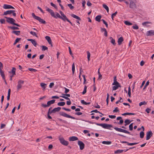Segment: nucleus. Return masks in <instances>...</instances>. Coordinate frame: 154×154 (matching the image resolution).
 Segmentation results:
<instances>
[{
    "mask_svg": "<svg viewBox=\"0 0 154 154\" xmlns=\"http://www.w3.org/2000/svg\"><path fill=\"white\" fill-rule=\"evenodd\" d=\"M88 122L90 124H95L96 125L102 127L103 128L108 129H110V128L112 127V125L108 124L106 123H98L92 122L88 121Z\"/></svg>",
    "mask_w": 154,
    "mask_h": 154,
    "instance_id": "nucleus-1",
    "label": "nucleus"
},
{
    "mask_svg": "<svg viewBox=\"0 0 154 154\" xmlns=\"http://www.w3.org/2000/svg\"><path fill=\"white\" fill-rule=\"evenodd\" d=\"M5 18L7 19L6 21L10 24H13L14 25H15L18 27H20V26L18 24L15 23L14 22L15 21L14 19L12 18L5 17Z\"/></svg>",
    "mask_w": 154,
    "mask_h": 154,
    "instance_id": "nucleus-2",
    "label": "nucleus"
},
{
    "mask_svg": "<svg viewBox=\"0 0 154 154\" xmlns=\"http://www.w3.org/2000/svg\"><path fill=\"white\" fill-rule=\"evenodd\" d=\"M32 15L33 18L38 20L41 23L44 24H45L46 23V22L45 20L41 18L40 17L36 16L34 13H32Z\"/></svg>",
    "mask_w": 154,
    "mask_h": 154,
    "instance_id": "nucleus-3",
    "label": "nucleus"
},
{
    "mask_svg": "<svg viewBox=\"0 0 154 154\" xmlns=\"http://www.w3.org/2000/svg\"><path fill=\"white\" fill-rule=\"evenodd\" d=\"M55 101V100H52L48 101L47 104L42 103L41 104V106L44 108H46L49 106L51 104H54Z\"/></svg>",
    "mask_w": 154,
    "mask_h": 154,
    "instance_id": "nucleus-4",
    "label": "nucleus"
},
{
    "mask_svg": "<svg viewBox=\"0 0 154 154\" xmlns=\"http://www.w3.org/2000/svg\"><path fill=\"white\" fill-rule=\"evenodd\" d=\"M130 2L129 7L132 9L137 8L136 1L134 0H129Z\"/></svg>",
    "mask_w": 154,
    "mask_h": 154,
    "instance_id": "nucleus-5",
    "label": "nucleus"
},
{
    "mask_svg": "<svg viewBox=\"0 0 154 154\" xmlns=\"http://www.w3.org/2000/svg\"><path fill=\"white\" fill-rule=\"evenodd\" d=\"M60 115V116H62L63 117L69 118H71L72 119H75V118L73 116H72L68 114H67L66 113L63 112H60L59 113Z\"/></svg>",
    "mask_w": 154,
    "mask_h": 154,
    "instance_id": "nucleus-6",
    "label": "nucleus"
},
{
    "mask_svg": "<svg viewBox=\"0 0 154 154\" xmlns=\"http://www.w3.org/2000/svg\"><path fill=\"white\" fill-rule=\"evenodd\" d=\"M59 140L60 143L63 145L67 146L69 144V142L68 141L65 140L63 137H59Z\"/></svg>",
    "mask_w": 154,
    "mask_h": 154,
    "instance_id": "nucleus-7",
    "label": "nucleus"
},
{
    "mask_svg": "<svg viewBox=\"0 0 154 154\" xmlns=\"http://www.w3.org/2000/svg\"><path fill=\"white\" fill-rule=\"evenodd\" d=\"M114 129L116 131H117L119 132H122L126 134H130V132L128 131H126L125 129H122L121 128H118L117 127H115L114 128Z\"/></svg>",
    "mask_w": 154,
    "mask_h": 154,
    "instance_id": "nucleus-8",
    "label": "nucleus"
},
{
    "mask_svg": "<svg viewBox=\"0 0 154 154\" xmlns=\"http://www.w3.org/2000/svg\"><path fill=\"white\" fill-rule=\"evenodd\" d=\"M24 82V81H23L21 80H19L17 86V89L18 91L22 88V85L23 84Z\"/></svg>",
    "mask_w": 154,
    "mask_h": 154,
    "instance_id": "nucleus-9",
    "label": "nucleus"
},
{
    "mask_svg": "<svg viewBox=\"0 0 154 154\" xmlns=\"http://www.w3.org/2000/svg\"><path fill=\"white\" fill-rule=\"evenodd\" d=\"M153 133L151 131H148L146 133V140H149L150 137L152 136Z\"/></svg>",
    "mask_w": 154,
    "mask_h": 154,
    "instance_id": "nucleus-10",
    "label": "nucleus"
},
{
    "mask_svg": "<svg viewBox=\"0 0 154 154\" xmlns=\"http://www.w3.org/2000/svg\"><path fill=\"white\" fill-rule=\"evenodd\" d=\"M78 144L79 146L80 149L81 150H82L84 149L85 144L79 140L78 141Z\"/></svg>",
    "mask_w": 154,
    "mask_h": 154,
    "instance_id": "nucleus-11",
    "label": "nucleus"
},
{
    "mask_svg": "<svg viewBox=\"0 0 154 154\" xmlns=\"http://www.w3.org/2000/svg\"><path fill=\"white\" fill-rule=\"evenodd\" d=\"M55 14V15L54 13L52 17L56 19H57V18H59L60 19L62 18V17L61 16L58 12H56Z\"/></svg>",
    "mask_w": 154,
    "mask_h": 154,
    "instance_id": "nucleus-12",
    "label": "nucleus"
},
{
    "mask_svg": "<svg viewBox=\"0 0 154 154\" xmlns=\"http://www.w3.org/2000/svg\"><path fill=\"white\" fill-rule=\"evenodd\" d=\"M60 97H62L63 98L66 100H69V101H67L66 102V104L68 105H69L71 104V102L70 101V99L69 97H67L65 96H60Z\"/></svg>",
    "mask_w": 154,
    "mask_h": 154,
    "instance_id": "nucleus-13",
    "label": "nucleus"
},
{
    "mask_svg": "<svg viewBox=\"0 0 154 154\" xmlns=\"http://www.w3.org/2000/svg\"><path fill=\"white\" fill-rule=\"evenodd\" d=\"M3 8L5 9L14 8L12 6L7 4H4L3 5Z\"/></svg>",
    "mask_w": 154,
    "mask_h": 154,
    "instance_id": "nucleus-14",
    "label": "nucleus"
},
{
    "mask_svg": "<svg viewBox=\"0 0 154 154\" xmlns=\"http://www.w3.org/2000/svg\"><path fill=\"white\" fill-rule=\"evenodd\" d=\"M147 36H152L154 35V30H150L147 32L146 33Z\"/></svg>",
    "mask_w": 154,
    "mask_h": 154,
    "instance_id": "nucleus-15",
    "label": "nucleus"
},
{
    "mask_svg": "<svg viewBox=\"0 0 154 154\" xmlns=\"http://www.w3.org/2000/svg\"><path fill=\"white\" fill-rule=\"evenodd\" d=\"M13 12H15V11L14 10H11L7 11L4 13L3 15H7L8 14H11Z\"/></svg>",
    "mask_w": 154,
    "mask_h": 154,
    "instance_id": "nucleus-16",
    "label": "nucleus"
},
{
    "mask_svg": "<svg viewBox=\"0 0 154 154\" xmlns=\"http://www.w3.org/2000/svg\"><path fill=\"white\" fill-rule=\"evenodd\" d=\"M28 41H30L34 45V46L36 47L37 45V43L35 39H27Z\"/></svg>",
    "mask_w": 154,
    "mask_h": 154,
    "instance_id": "nucleus-17",
    "label": "nucleus"
},
{
    "mask_svg": "<svg viewBox=\"0 0 154 154\" xmlns=\"http://www.w3.org/2000/svg\"><path fill=\"white\" fill-rule=\"evenodd\" d=\"M16 69L15 67H12L11 71H9V72L10 73H11L12 75H16Z\"/></svg>",
    "mask_w": 154,
    "mask_h": 154,
    "instance_id": "nucleus-18",
    "label": "nucleus"
},
{
    "mask_svg": "<svg viewBox=\"0 0 154 154\" xmlns=\"http://www.w3.org/2000/svg\"><path fill=\"white\" fill-rule=\"evenodd\" d=\"M46 11L48 12L49 13H50L51 15V16H52L53 15V14L54 13V12L52 10L49 8L47 7H46Z\"/></svg>",
    "mask_w": 154,
    "mask_h": 154,
    "instance_id": "nucleus-19",
    "label": "nucleus"
},
{
    "mask_svg": "<svg viewBox=\"0 0 154 154\" xmlns=\"http://www.w3.org/2000/svg\"><path fill=\"white\" fill-rule=\"evenodd\" d=\"M152 23L150 22L146 21V22H145L143 23H142V24L143 26H145L147 27H150V26L149 25H148L147 24H151Z\"/></svg>",
    "mask_w": 154,
    "mask_h": 154,
    "instance_id": "nucleus-20",
    "label": "nucleus"
},
{
    "mask_svg": "<svg viewBox=\"0 0 154 154\" xmlns=\"http://www.w3.org/2000/svg\"><path fill=\"white\" fill-rule=\"evenodd\" d=\"M78 138L77 137L75 136H72L69 138V140L70 141H74L78 140Z\"/></svg>",
    "mask_w": 154,
    "mask_h": 154,
    "instance_id": "nucleus-21",
    "label": "nucleus"
},
{
    "mask_svg": "<svg viewBox=\"0 0 154 154\" xmlns=\"http://www.w3.org/2000/svg\"><path fill=\"white\" fill-rule=\"evenodd\" d=\"M123 38L122 37L119 38L118 41V45H121L122 43V42L123 41Z\"/></svg>",
    "mask_w": 154,
    "mask_h": 154,
    "instance_id": "nucleus-22",
    "label": "nucleus"
},
{
    "mask_svg": "<svg viewBox=\"0 0 154 154\" xmlns=\"http://www.w3.org/2000/svg\"><path fill=\"white\" fill-rule=\"evenodd\" d=\"M71 16L73 18L79 20H81V19L80 17L74 14H71Z\"/></svg>",
    "mask_w": 154,
    "mask_h": 154,
    "instance_id": "nucleus-23",
    "label": "nucleus"
},
{
    "mask_svg": "<svg viewBox=\"0 0 154 154\" xmlns=\"http://www.w3.org/2000/svg\"><path fill=\"white\" fill-rule=\"evenodd\" d=\"M45 39L48 41L49 44H51V40L50 37L48 36L45 37Z\"/></svg>",
    "mask_w": 154,
    "mask_h": 154,
    "instance_id": "nucleus-24",
    "label": "nucleus"
},
{
    "mask_svg": "<svg viewBox=\"0 0 154 154\" xmlns=\"http://www.w3.org/2000/svg\"><path fill=\"white\" fill-rule=\"evenodd\" d=\"M61 108L60 107H58L57 108H55L53 109L54 113H55L56 112H58L60 110Z\"/></svg>",
    "mask_w": 154,
    "mask_h": 154,
    "instance_id": "nucleus-25",
    "label": "nucleus"
},
{
    "mask_svg": "<svg viewBox=\"0 0 154 154\" xmlns=\"http://www.w3.org/2000/svg\"><path fill=\"white\" fill-rule=\"evenodd\" d=\"M133 120H132L131 121H130V120L128 119H126L125 121V126H126L127 125H129V124Z\"/></svg>",
    "mask_w": 154,
    "mask_h": 154,
    "instance_id": "nucleus-26",
    "label": "nucleus"
},
{
    "mask_svg": "<svg viewBox=\"0 0 154 154\" xmlns=\"http://www.w3.org/2000/svg\"><path fill=\"white\" fill-rule=\"evenodd\" d=\"M101 17V16L100 15H99L97 16L95 18V20L98 22H100V19Z\"/></svg>",
    "mask_w": 154,
    "mask_h": 154,
    "instance_id": "nucleus-27",
    "label": "nucleus"
},
{
    "mask_svg": "<svg viewBox=\"0 0 154 154\" xmlns=\"http://www.w3.org/2000/svg\"><path fill=\"white\" fill-rule=\"evenodd\" d=\"M102 143L104 144H106V145H109L111 144L112 143L111 141H102Z\"/></svg>",
    "mask_w": 154,
    "mask_h": 154,
    "instance_id": "nucleus-28",
    "label": "nucleus"
},
{
    "mask_svg": "<svg viewBox=\"0 0 154 154\" xmlns=\"http://www.w3.org/2000/svg\"><path fill=\"white\" fill-rule=\"evenodd\" d=\"M0 74L3 79H5V77L4 71H3L2 70H0Z\"/></svg>",
    "mask_w": 154,
    "mask_h": 154,
    "instance_id": "nucleus-29",
    "label": "nucleus"
},
{
    "mask_svg": "<svg viewBox=\"0 0 154 154\" xmlns=\"http://www.w3.org/2000/svg\"><path fill=\"white\" fill-rule=\"evenodd\" d=\"M62 17V18H60V19H62L64 21H65L66 20L67 21L69 20V19L67 18L66 16L64 14L63 15Z\"/></svg>",
    "mask_w": 154,
    "mask_h": 154,
    "instance_id": "nucleus-30",
    "label": "nucleus"
},
{
    "mask_svg": "<svg viewBox=\"0 0 154 154\" xmlns=\"http://www.w3.org/2000/svg\"><path fill=\"white\" fill-rule=\"evenodd\" d=\"M124 151H125L123 149H118L116 151H115L114 153L115 154H119V153H121Z\"/></svg>",
    "mask_w": 154,
    "mask_h": 154,
    "instance_id": "nucleus-31",
    "label": "nucleus"
},
{
    "mask_svg": "<svg viewBox=\"0 0 154 154\" xmlns=\"http://www.w3.org/2000/svg\"><path fill=\"white\" fill-rule=\"evenodd\" d=\"M81 103L83 104L86 105L91 104V103L90 102H86L84 100H81Z\"/></svg>",
    "mask_w": 154,
    "mask_h": 154,
    "instance_id": "nucleus-32",
    "label": "nucleus"
},
{
    "mask_svg": "<svg viewBox=\"0 0 154 154\" xmlns=\"http://www.w3.org/2000/svg\"><path fill=\"white\" fill-rule=\"evenodd\" d=\"M12 33H14L17 35H20V31H12Z\"/></svg>",
    "mask_w": 154,
    "mask_h": 154,
    "instance_id": "nucleus-33",
    "label": "nucleus"
},
{
    "mask_svg": "<svg viewBox=\"0 0 154 154\" xmlns=\"http://www.w3.org/2000/svg\"><path fill=\"white\" fill-rule=\"evenodd\" d=\"M103 7L106 10L107 12L108 13L109 12V8L105 4L103 5Z\"/></svg>",
    "mask_w": 154,
    "mask_h": 154,
    "instance_id": "nucleus-34",
    "label": "nucleus"
},
{
    "mask_svg": "<svg viewBox=\"0 0 154 154\" xmlns=\"http://www.w3.org/2000/svg\"><path fill=\"white\" fill-rule=\"evenodd\" d=\"M41 87L43 88V89H45L46 88L47 84L43 83H41L40 84Z\"/></svg>",
    "mask_w": 154,
    "mask_h": 154,
    "instance_id": "nucleus-35",
    "label": "nucleus"
},
{
    "mask_svg": "<svg viewBox=\"0 0 154 154\" xmlns=\"http://www.w3.org/2000/svg\"><path fill=\"white\" fill-rule=\"evenodd\" d=\"M135 114L134 113H129V112H126L125 113L123 114H122V116H126V115H134Z\"/></svg>",
    "mask_w": 154,
    "mask_h": 154,
    "instance_id": "nucleus-36",
    "label": "nucleus"
},
{
    "mask_svg": "<svg viewBox=\"0 0 154 154\" xmlns=\"http://www.w3.org/2000/svg\"><path fill=\"white\" fill-rule=\"evenodd\" d=\"M65 104V103L64 102H59L57 103V105L59 106H63Z\"/></svg>",
    "mask_w": 154,
    "mask_h": 154,
    "instance_id": "nucleus-37",
    "label": "nucleus"
},
{
    "mask_svg": "<svg viewBox=\"0 0 154 154\" xmlns=\"http://www.w3.org/2000/svg\"><path fill=\"white\" fill-rule=\"evenodd\" d=\"M109 38L111 39V42L112 44L113 45H115L116 44L115 40L113 39L112 37H110Z\"/></svg>",
    "mask_w": 154,
    "mask_h": 154,
    "instance_id": "nucleus-38",
    "label": "nucleus"
},
{
    "mask_svg": "<svg viewBox=\"0 0 154 154\" xmlns=\"http://www.w3.org/2000/svg\"><path fill=\"white\" fill-rule=\"evenodd\" d=\"M30 33L33 36H35L36 37L38 38V37L36 33L35 32H34L32 31H31L30 32Z\"/></svg>",
    "mask_w": 154,
    "mask_h": 154,
    "instance_id": "nucleus-39",
    "label": "nucleus"
},
{
    "mask_svg": "<svg viewBox=\"0 0 154 154\" xmlns=\"http://www.w3.org/2000/svg\"><path fill=\"white\" fill-rule=\"evenodd\" d=\"M8 28L13 30L19 29V28L18 27L16 26H8Z\"/></svg>",
    "mask_w": 154,
    "mask_h": 154,
    "instance_id": "nucleus-40",
    "label": "nucleus"
},
{
    "mask_svg": "<svg viewBox=\"0 0 154 154\" xmlns=\"http://www.w3.org/2000/svg\"><path fill=\"white\" fill-rule=\"evenodd\" d=\"M144 133L143 131H141L140 133V137L141 138H142L144 137Z\"/></svg>",
    "mask_w": 154,
    "mask_h": 154,
    "instance_id": "nucleus-41",
    "label": "nucleus"
},
{
    "mask_svg": "<svg viewBox=\"0 0 154 154\" xmlns=\"http://www.w3.org/2000/svg\"><path fill=\"white\" fill-rule=\"evenodd\" d=\"M21 39V38H17L15 40L14 42V44H13V45H15Z\"/></svg>",
    "mask_w": 154,
    "mask_h": 154,
    "instance_id": "nucleus-42",
    "label": "nucleus"
},
{
    "mask_svg": "<svg viewBox=\"0 0 154 154\" xmlns=\"http://www.w3.org/2000/svg\"><path fill=\"white\" fill-rule=\"evenodd\" d=\"M112 85L116 86H121L119 83L117 81L114 82Z\"/></svg>",
    "mask_w": 154,
    "mask_h": 154,
    "instance_id": "nucleus-43",
    "label": "nucleus"
},
{
    "mask_svg": "<svg viewBox=\"0 0 154 154\" xmlns=\"http://www.w3.org/2000/svg\"><path fill=\"white\" fill-rule=\"evenodd\" d=\"M75 71V63H73L72 64V73L73 74L74 73Z\"/></svg>",
    "mask_w": 154,
    "mask_h": 154,
    "instance_id": "nucleus-44",
    "label": "nucleus"
},
{
    "mask_svg": "<svg viewBox=\"0 0 154 154\" xmlns=\"http://www.w3.org/2000/svg\"><path fill=\"white\" fill-rule=\"evenodd\" d=\"M149 81H148L146 82V84L145 85L143 88V90H144L146 88V87L149 85Z\"/></svg>",
    "mask_w": 154,
    "mask_h": 154,
    "instance_id": "nucleus-45",
    "label": "nucleus"
},
{
    "mask_svg": "<svg viewBox=\"0 0 154 154\" xmlns=\"http://www.w3.org/2000/svg\"><path fill=\"white\" fill-rule=\"evenodd\" d=\"M121 86H115L112 87V90L115 91L118 88H121Z\"/></svg>",
    "mask_w": 154,
    "mask_h": 154,
    "instance_id": "nucleus-46",
    "label": "nucleus"
},
{
    "mask_svg": "<svg viewBox=\"0 0 154 154\" xmlns=\"http://www.w3.org/2000/svg\"><path fill=\"white\" fill-rule=\"evenodd\" d=\"M87 87L86 85H85L84 86V90L82 93V94H85L87 92Z\"/></svg>",
    "mask_w": 154,
    "mask_h": 154,
    "instance_id": "nucleus-47",
    "label": "nucleus"
},
{
    "mask_svg": "<svg viewBox=\"0 0 154 154\" xmlns=\"http://www.w3.org/2000/svg\"><path fill=\"white\" fill-rule=\"evenodd\" d=\"M124 23L125 25L128 26L131 25L132 24V23H130V22L128 21H125Z\"/></svg>",
    "mask_w": 154,
    "mask_h": 154,
    "instance_id": "nucleus-48",
    "label": "nucleus"
},
{
    "mask_svg": "<svg viewBox=\"0 0 154 154\" xmlns=\"http://www.w3.org/2000/svg\"><path fill=\"white\" fill-rule=\"evenodd\" d=\"M87 58L88 61H89L90 60V57L91 56V54L90 52L89 51H87Z\"/></svg>",
    "mask_w": 154,
    "mask_h": 154,
    "instance_id": "nucleus-49",
    "label": "nucleus"
},
{
    "mask_svg": "<svg viewBox=\"0 0 154 154\" xmlns=\"http://www.w3.org/2000/svg\"><path fill=\"white\" fill-rule=\"evenodd\" d=\"M67 5L69 8L71 10H72L74 8V7L71 4H68Z\"/></svg>",
    "mask_w": 154,
    "mask_h": 154,
    "instance_id": "nucleus-50",
    "label": "nucleus"
},
{
    "mask_svg": "<svg viewBox=\"0 0 154 154\" xmlns=\"http://www.w3.org/2000/svg\"><path fill=\"white\" fill-rule=\"evenodd\" d=\"M117 14V12L116 11L114 13L112 14L111 15V18L112 20H113V18L114 17L116 16V15Z\"/></svg>",
    "mask_w": 154,
    "mask_h": 154,
    "instance_id": "nucleus-51",
    "label": "nucleus"
},
{
    "mask_svg": "<svg viewBox=\"0 0 154 154\" xmlns=\"http://www.w3.org/2000/svg\"><path fill=\"white\" fill-rule=\"evenodd\" d=\"M48 49V48L46 46L43 45L42 46V51H45L46 50H47Z\"/></svg>",
    "mask_w": 154,
    "mask_h": 154,
    "instance_id": "nucleus-52",
    "label": "nucleus"
},
{
    "mask_svg": "<svg viewBox=\"0 0 154 154\" xmlns=\"http://www.w3.org/2000/svg\"><path fill=\"white\" fill-rule=\"evenodd\" d=\"M147 104V103L145 101L141 102H140L139 104L140 106H141L143 105H145Z\"/></svg>",
    "mask_w": 154,
    "mask_h": 154,
    "instance_id": "nucleus-53",
    "label": "nucleus"
},
{
    "mask_svg": "<svg viewBox=\"0 0 154 154\" xmlns=\"http://www.w3.org/2000/svg\"><path fill=\"white\" fill-rule=\"evenodd\" d=\"M101 21H102L103 23L106 25V28H108V24L104 20L102 19L101 20Z\"/></svg>",
    "mask_w": 154,
    "mask_h": 154,
    "instance_id": "nucleus-54",
    "label": "nucleus"
},
{
    "mask_svg": "<svg viewBox=\"0 0 154 154\" xmlns=\"http://www.w3.org/2000/svg\"><path fill=\"white\" fill-rule=\"evenodd\" d=\"M133 123H132L129 126V130L130 131H132L133 130Z\"/></svg>",
    "mask_w": 154,
    "mask_h": 154,
    "instance_id": "nucleus-55",
    "label": "nucleus"
},
{
    "mask_svg": "<svg viewBox=\"0 0 154 154\" xmlns=\"http://www.w3.org/2000/svg\"><path fill=\"white\" fill-rule=\"evenodd\" d=\"M91 112H96V113H99L100 114H102V115H103V114H102L101 112H100L98 111H97V109H95V110H93Z\"/></svg>",
    "mask_w": 154,
    "mask_h": 154,
    "instance_id": "nucleus-56",
    "label": "nucleus"
},
{
    "mask_svg": "<svg viewBox=\"0 0 154 154\" xmlns=\"http://www.w3.org/2000/svg\"><path fill=\"white\" fill-rule=\"evenodd\" d=\"M119 110L118 109V108L117 107H116L115 108V109L113 111V112H119Z\"/></svg>",
    "mask_w": 154,
    "mask_h": 154,
    "instance_id": "nucleus-57",
    "label": "nucleus"
},
{
    "mask_svg": "<svg viewBox=\"0 0 154 154\" xmlns=\"http://www.w3.org/2000/svg\"><path fill=\"white\" fill-rule=\"evenodd\" d=\"M28 70L31 72H36L37 71V70L33 68H28Z\"/></svg>",
    "mask_w": 154,
    "mask_h": 154,
    "instance_id": "nucleus-58",
    "label": "nucleus"
},
{
    "mask_svg": "<svg viewBox=\"0 0 154 154\" xmlns=\"http://www.w3.org/2000/svg\"><path fill=\"white\" fill-rule=\"evenodd\" d=\"M123 102V100L122 97H120V100H118L116 102V104H117L119 102Z\"/></svg>",
    "mask_w": 154,
    "mask_h": 154,
    "instance_id": "nucleus-59",
    "label": "nucleus"
},
{
    "mask_svg": "<svg viewBox=\"0 0 154 154\" xmlns=\"http://www.w3.org/2000/svg\"><path fill=\"white\" fill-rule=\"evenodd\" d=\"M0 22L2 24H5V22L4 19H2L0 20Z\"/></svg>",
    "mask_w": 154,
    "mask_h": 154,
    "instance_id": "nucleus-60",
    "label": "nucleus"
},
{
    "mask_svg": "<svg viewBox=\"0 0 154 154\" xmlns=\"http://www.w3.org/2000/svg\"><path fill=\"white\" fill-rule=\"evenodd\" d=\"M138 144V143H129L128 142V145L129 146H132Z\"/></svg>",
    "mask_w": 154,
    "mask_h": 154,
    "instance_id": "nucleus-61",
    "label": "nucleus"
},
{
    "mask_svg": "<svg viewBox=\"0 0 154 154\" xmlns=\"http://www.w3.org/2000/svg\"><path fill=\"white\" fill-rule=\"evenodd\" d=\"M50 4H51V5L55 9H57V6L53 4L52 2H51L50 3Z\"/></svg>",
    "mask_w": 154,
    "mask_h": 154,
    "instance_id": "nucleus-62",
    "label": "nucleus"
},
{
    "mask_svg": "<svg viewBox=\"0 0 154 154\" xmlns=\"http://www.w3.org/2000/svg\"><path fill=\"white\" fill-rule=\"evenodd\" d=\"M132 27L133 29H137L139 28L138 26L136 25H135L134 26H133Z\"/></svg>",
    "mask_w": 154,
    "mask_h": 154,
    "instance_id": "nucleus-63",
    "label": "nucleus"
},
{
    "mask_svg": "<svg viewBox=\"0 0 154 154\" xmlns=\"http://www.w3.org/2000/svg\"><path fill=\"white\" fill-rule=\"evenodd\" d=\"M82 76L83 78V79H84V80L83 84H85L86 83L85 82L86 81V80L85 78V75H82Z\"/></svg>",
    "mask_w": 154,
    "mask_h": 154,
    "instance_id": "nucleus-64",
    "label": "nucleus"
}]
</instances>
